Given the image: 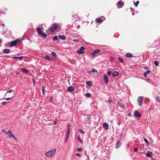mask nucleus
I'll return each instance as SVG.
<instances>
[{
  "label": "nucleus",
  "mask_w": 160,
  "mask_h": 160,
  "mask_svg": "<svg viewBox=\"0 0 160 160\" xmlns=\"http://www.w3.org/2000/svg\"><path fill=\"white\" fill-rule=\"evenodd\" d=\"M123 5V4L122 2V1H119L118 2V5L117 6L119 8H122Z\"/></svg>",
  "instance_id": "8"
},
{
  "label": "nucleus",
  "mask_w": 160,
  "mask_h": 160,
  "mask_svg": "<svg viewBox=\"0 0 160 160\" xmlns=\"http://www.w3.org/2000/svg\"><path fill=\"white\" fill-rule=\"evenodd\" d=\"M118 60L121 62H123V60L120 57L118 58Z\"/></svg>",
  "instance_id": "32"
},
{
  "label": "nucleus",
  "mask_w": 160,
  "mask_h": 160,
  "mask_svg": "<svg viewBox=\"0 0 160 160\" xmlns=\"http://www.w3.org/2000/svg\"><path fill=\"white\" fill-rule=\"evenodd\" d=\"M82 148H79L77 149V150L79 152H81L82 151Z\"/></svg>",
  "instance_id": "36"
},
{
  "label": "nucleus",
  "mask_w": 160,
  "mask_h": 160,
  "mask_svg": "<svg viewBox=\"0 0 160 160\" xmlns=\"http://www.w3.org/2000/svg\"><path fill=\"white\" fill-rule=\"evenodd\" d=\"M53 100V97L52 96L51 97V98L50 100V101L51 102H52Z\"/></svg>",
  "instance_id": "51"
},
{
  "label": "nucleus",
  "mask_w": 160,
  "mask_h": 160,
  "mask_svg": "<svg viewBox=\"0 0 160 160\" xmlns=\"http://www.w3.org/2000/svg\"><path fill=\"white\" fill-rule=\"evenodd\" d=\"M118 72L117 71L114 72L112 74V75L114 76H116L118 75Z\"/></svg>",
  "instance_id": "21"
},
{
  "label": "nucleus",
  "mask_w": 160,
  "mask_h": 160,
  "mask_svg": "<svg viewBox=\"0 0 160 160\" xmlns=\"http://www.w3.org/2000/svg\"><path fill=\"white\" fill-rule=\"evenodd\" d=\"M59 38L62 40H65L66 39V37L65 35H60L58 36Z\"/></svg>",
  "instance_id": "15"
},
{
  "label": "nucleus",
  "mask_w": 160,
  "mask_h": 160,
  "mask_svg": "<svg viewBox=\"0 0 160 160\" xmlns=\"http://www.w3.org/2000/svg\"><path fill=\"white\" fill-rule=\"evenodd\" d=\"M104 82L105 83H108V78L106 75H105L104 76Z\"/></svg>",
  "instance_id": "12"
},
{
  "label": "nucleus",
  "mask_w": 160,
  "mask_h": 160,
  "mask_svg": "<svg viewBox=\"0 0 160 160\" xmlns=\"http://www.w3.org/2000/svg\"><path fill=\"white\" fill-rule=\"evenodd\" d=\"M131 12H132V11H133V9H131Z\"/></svg>",
  "instance_id": "60"
},
{
  "label": "nucleus",
  "mask_w": 160,
  "mask_h": 160,
  "mask_svg": "<svg viewBox=\"0 0 160 160\" xmlns=\"http://www.w3.org/2000/svg\"><path fill=\"white\" fill-rule=\"evenodd\" d=\"M134 115L135 117L138 118H140L141 116V114L138 111L135 112L134 113Z\"/></svg>",
  "instance_id": "6"
},
{
  "label": "nucleus",
  "mask_w": 160,
  "mask_h": 160,
  "mask_svg": "<svg viewBox=\"0 0 160 160\" xmlns=\"http://www.w3.org/2000/svg\"><path fill=\"white\" fill-rule=\"evenodd\" d=\"M144 142H146V143H147V144L148 145H149V142L146 138H145L144 139Z\"/></svg>",
  "instance_id": "27"
},
{
  "label": "nucleus",
  "mask_w": 160,
  "mask_h": 160,
  "mask_svg": "<svg viewBox=\"0 0 160 160\" xmlns=\"http://www.w3.org/2000/svg\"><path fill=\"white\" fill-rule=\"evenodd\" d=\"M138 148H134V151L135 152H137L138 151Z\"/></svg>",
  "instance_id": "44"
},
{
  "label": "nucleus",
  "mask_w": 160,
  "mask_h": 160,
  "mask_svg": "<svg viewBox=\"0 0 160 160\" xmlns=\"http://www.w3.org/2000/svg\"><path fill=\"white\" fill-rule=\"evenodd\" d=\"M36 29H37V31L38 34L41 35L43 33L42 30L40 28H37Z\"/></svg>",
  "instance_id": "13"
},
{
  "label": "nucleus",
  "mask_w": 160,
  "mask_h": 160,
  "mask_svg": "<svg viewBox=\"0 0 160 160\" xmlns=\"http://www.w3.org/2000/svg\"><path fill=\"white\" fill-rule=\"evenodd\" d=\"M2 52L4 53H8L10 52V50L8 49H5L3 50Z\"/></svg>",
  "instance_id": "16"
},
{
  "label": "nucleus",
  "mask_w": 160,
  "mask_h": 160,
  "mask_svg": "<svg viewBox=\"0 0 160 160\" xmlns=\"http://www.w3.org/2000/svg\"><path fill=\"white\" fill-rule=\"evenodd\" d=\"M150 72V71L147 70L145 73H146L147 74L149 73Z\"/></svg>",
  "instance_id": "53"
},
{
  "label": "nucleus",
  "mask_w": 160,
  "mask_h": 160,
  "mask_svg": "<svg viewBox=\"0 0 160 160\" xmlns=\"http://www.w3.org/2000/svg\"><path fill=\"white\" fill-rule=\"evenodd\" d=\"M139 3V1H138L136 2H134V4L136 7H137L138 6V5Z\"/></svg>",
  "instance_id": "30"
},
{
  "label": "nucleus",
  "mask_w": 160,
  "mask_h": 160,
  "mask_svg": "<svg viewBox=\"0 0 160 160\" xmlns=\"http://www.w3.org/2000/svg\"><path fill=\"white\" fill-rule=\"evenodd\" d=\"M12 58L13 59H19V60H21L23 58V57L21 56L19 57H14Z\"/></svg>",
  "instance_id": "17"
},
{
  "label": "nucleus",
  "mask_w": 160,
  "mask_h": 160,
  "mask_svg": "<svg viewBox=\"0 0 160 160\" xmlns=\"http://www.w3.org/2000/svg\"><path fill=\"white\" fill-rule=\"evenodd\" d=\"M102 126L103 128L106 130H107L108 129V125L106 122H105L104 123H103Z\"/></svg>",
  "instance_id": "11"
},
{
  "label": "nucleus",
  "mask_w": 160,
  "mask_h": 160,
  "mask_svg": "<svg viewBox=\"0 0 160 160\" xmlns=\"http://www.w3.org/2000/svg\"><path fill=\"white\" fill-rule=\"evenodd\" d=\"M78 140L80 143H82L83 142L80 139V138L79 137H78Z\"/></svg>",
  "instance_id": "29"
},
{
  "label": "nucleus",
  "mask_w": 160,
  "mask_h": 160,
  "mask_svg": "<svg viewBox=\"0 0 160 160\" xmlns=\"http://www.w3.org/2000/svg\"><path fill=\"white\" fill-rule=\"evenodd\" d=\"M22 71L26 73H27L28 72V70L25 68H22Z\"/></svg>",
  "instance_id": "22"
},
{
  "label": "nucleus",
  "mask_w": 160,
  "mask_h": 160,
  "mask_svg": "<svg viewBox=\"0 0 160 160\" xmlns=\"http://www.w3.org/2000/svg\"><path fill=\"white\" fill-rule=\"evenodd\" d=\"M58 27V25L55 23L52 24L51 25V27L50 28V30L52 32H55Z\"/></svg>",
  "instance_id": "2"
},
{
  "label": "nucleus",
  "mask_w": 160,
  "mask_h": 160,
  "mask_svg": "<svg viewBox=\"0 0 160 160\" xmlns=\"http://www.w3.org/2000/svg\"><path fill=\"white\" fill-rule=\"evenodd\" d=\"M70 129H68L67 130V133H70Z\"/></svg>",
  "instance_id": "50"
},
{
  "label": "nucleus",
  "mask_w": 160,
  "mask_h": 160,
  "mask_svg": "<svg viewBox=\"0 0 160 160\" xmlns=\"http://www.w3.org/2000/svg\"><path fill=\"white\" fill-rule=\"evenodd\" d=\"M13 138L15 139L16 141H17V139L14 136V137H13Z\"/></svg>",
  "instance_id": "55"
},
{
  "label": "nucleus",
  "mask_w": 160,
  "mask_h": 160,
  "mask_svg": "<svg viewBox=\"0 0 160 160\" xmlns=\"http://www.w3.org/2000/svg\"><path fill=\"white\" fill-rule=\"evenodd\" d=\"M100 51L99 49H96L92 53V55L94 56L96 54L99 52Z\"/></svg>",
  "instance_id": "14"
},
{
  "label": "nucleus",
  "mask_w": 160,
  "mask_h": 160,
  "mask_svg": "<svg viewBox=\"0 0 160 160\" xmlns=\"http://www.w3.org/2000/svg\"><path fill=\"white\" fill-rule=\"evenodd\" d=\"M112 102V99L110 98H109V99L108 100V102L110 103L111 102Z\"/></svg>",
  "instance_id": "43"
},
{
  "label": "nucleus",
  "mask_w": 160,
  "mask_h": 160,
  "mask_svg": "<svg viewBox=\"0 0 160 160\" xmlns=\"http://www.w3.org/2000/svg\"><path fill=\"white\" fill-rule=\"evenodd\" d=\"M32 81H33V83H34V84H35V80H34V79H33L32 80Z\"/></svg>",
  "instance_id": "57"
},
{
  "label": "nucleus",
  "mask_w": 160,
  "mask_h": 160,
  "mask_svg": "<svg viewBox=\"0 0 160 160\" xmlns=\"http://www.w3.org/2000/svg\"><path fill=\"white\" fill-rule=\"evenodd\" d=\"M2 132H4L6 134V133H7V132H6L4 130H2Z\"/></svg>",
  "instance_id": "59"
},
{
  "label": "nucleus",
  "mask_w": 160,
  "mask_h": 160,
  "mask_svg": "<svg viewBox=\"0 0 160 160\" xmlns=\"http://www.w3.org/2000/svg\"><path fill=\"white\" fill-rule=\"evenodd\" d=\"M75 155L77 156H78L79 157H80L81 156V154L78 153H76Z\"/></svg>",
  "instance_id": "45"
},
{
  "label": "nucleus",
  "mask_w": 160,
  "mask_h": 160,
  "mask_svg": "<svg viewBox=\"0 0 160 160\" xmlns=\"http://www.w3.org/2000/svg\"><path fill=\"white\" fill-rule=\"evenodd\" d=\"M78 27V28H79L80 27V25H78V27Z\"/></svg>",
  "instance_id": "62"
},
{
  "label": "nucleus",
  "mask_w": 160,
  "mask_h": 160,
  "mask_svg": "<svg viewBox=\"0 0 160 160\" xmlns=\"http://www.w3.org/2000/svg\"><path fill=\"white\" fill-rule=\"evenodd\" d=\"M21 42L19 39H17L15 40L12 41L11 42L10 45L12 47L16 46L17 44H19Z\"/></svg>",
  "instance_id": "3"
},
{
  "label": "nucleus",
  "mask_w": 160,
  "mask_h": 160,
  "mask_svg": "<svg viewBox=\"0 0 160 160\" xmlns=\"http://www.w3.org/2000/svg\"><path fill=\"white\" fill-rule=\"evenodd\" d=\"M58 39V37L57 36H55L53 37V40L54 41H56Z\"/></svg>",
  "instance_id": "28"
},
{
  "label": "nucleus",
  "mask_w": 160,
  "mask_h": 160,
  "mask_svg": "<svg viewBox=\"0 0 160 160\" xmlns=\"http://www.w3.org/2000/svg\"><path fill=\"white\" fill-rule=\"evenodd\" d=\"M118 105L120 107H122V108L125 109V107L123 103H122L121 102H118Z\"/></svg>",
  "instance_id": "18"
},
{
  "label": "nucleus",
  "mask_w": 160,
  "mask_h": 160,
  "mask_svg": "<svg viewBox=\"0 0 160 160\" xmlns=\"http://www.w3.org/2000/svg\"><path fill=\"white\" fill-rule=\"evenodd\" d=\"M87 118L88 119H90L91 118V115H88V116Z\"/></svg>",
  "instance_id": "48"
},
{
  "label": "nucleus",
  "mask_w": 160,
  "mask_h": 160,
  "mask_svg": "<svg viewBox=\"0 0 160 160\" xmlns=\"http://www.w3.org/2000/svg\"><path fill=\"white\" fill-rule=\"evenodd\" d=\"M86 84L89 86H92V83L91 81H88L86 82Z\"/></svg>",
  "instance_id": "19"
},
{
  "label": "nucleus",
  "mask_w": 160,
  "mask_h": 160,
  "mask_svg": "<svg viewBox=\"0 0 160 160\" xmlns=\"http://www.w3.org/2000/svg\"><path fill=\"white\" fill-rule=\"evenodd\" d=\"M44 58L49 61L51 60V59L48 56H46L44 57Z\"/></svg>",
  "instance_id": "24"
},
{
  "label": "nucleus",
  "mask_w": 160,
  "mask_h": 160,
  "mask_svg": "<svg viewBox=\"0 0 160 160\" xmlns=\"http://www.w3.org/2000/svg\"><path fill=\"white\" fill-rule=\"evenodd\" d=\"M12 92V89L9 90L7 91V92L8 93H11Z\"/></svg>",
  "instance_id": "42"
},
{
  "label": "nucleus",
  "mask_w": 160,
  "mask_h": 160,
  "mask_svg": "<svg viewBox=\"0 0 160 160\" xmlns=\"http://www.w3.org/2000/svg\"><path fill=\"white\" fill-rule=\"evenodd\" d=\"M121 145V143L119 141H118L116 144V147L117 148H118Z\"/></svg>",
  "instance_id": "20"
},
{
  "label": "nucleus",
  "mask_w": 160,
  "mask_h": 160,
  "mask_svg": "<svg viewBox=\"0 0 160 160\" xmlns=\"http://www.w3.org/2000/svg\"><path fill=\"white\" fill-rule=\"evenodd\" d=\"M127 57L130 58V53H128L126 55Z\"/></svg>",
  "instance_id": "35"
},
{
  "label": "nucleus",
  "mask_w": 160,
  "mask_h": 160,
  "mask_svg": "<svg viewBox=\"0 0 160 160\" xmlns=\"http://www.w3.org/2000/svg\"><path fill=\"white\" fill-rule=\"evenodd\" d=\"M85 48L83 46L81 47L79 50L77 51V52L80 54H82L85 53L84 51Z\"/></svg>",
  "instance_id": "4"
},
{
  "label": "nucleus",
  "mask_w": 160,
  "mask_h": 160,
  "mask_svg": "<svg viewBox=\"0 0 160 160\" xmlns=\"http://www.w3.org/2000/svg\"><path fill=\"white\" fill-rule=\"evenodd\" d=\"M112 72L111 71H109L107 72V74L108 76H110L111 75Z\"/></svg>",
  "instance_id": "39"
},
{
  "label": "nucleus",
  "mask_w": 160,
  "mask_h": 160,
  "mask_svg": "<svg viewBox=\"0 0 160 160\" xmlns=\"http://www.w3.org/2000/svg\"><path fill=\"white\" fill-rule=\"evenodd\" d=\"M70 125L69 123H68V125H67V128L68 129H70Z\"/></svg>",
  "instance_id": "46"
},
{
  "label": "nucleus",
  "mask_w": 160,
  "mask_h": 160,
  "mask_svg": "<svg viewBox=\"0 0 160 160\" xmlns=\"http://www.w3.org/2000/svg\"><path fill=\"white\" fill-rule=\"evenodd\" d=\"M69 134H70V133H67V136H66V140H65V142H66L67 139L68 138L69 136Z\"/></svg>",
  "instance_id": "26"
},
{
  "label": "nucleus",
  "mask_w": 160,
  "mask_h": 160,
  "mask_svg": "<svg viewBox=\"0 0 160 160\" xmlns=\"http://www.w3.org/2000/svg\"><path fill=\"white\" fill-rule=\"evenodd\" d=\"M7 135H8L9 137L11 138L14 137V135L12 134L11 131L9 130L6 133Z\"/></svg>",
  "instance_id": "10"
},
{
  "label": "nucleus",
  "mask_w": 160,
  "mask_h": 160,
  "mask_svg": "<svg viewBox=\"0 0 160 160\" xmlns=\"http://www.w3.org/2000/svg\"><path fill=\"white\" fill-rule=\"evenodd\" d=\"M132 54L131 53V58L132 57Z\"/></svg>",
  "instance_id": "63"
},
{
  "label": "nucleus",
  "mask_w": 160,
  "mask_h": 160,
  "mask_svg": "<svg viewBox=\"0 0 160 160\" xmlns=\"http://www.w3.org/2000/svg\"><path fill=\"white\" fill-rule=\"evenodd\" d=\"M56 150V148L53 149L50 151L46 152L45 153V155L48 158H51L55 155Z\"/></svg>",
  "instance_id": "1"
},
{
  "label": "nucleus",
  "mask_w": 160,
  "mask_h": 160,
  "mask_svg": "<svg viewBox=\"0 0 160 160\" xmlns=\"http://www.w3.org/2000/svg\"><path fill=\"white\" fill-rule=\"evenodd\" d=\"M2 25L3 27H5V24H2Z\"/></svg>",
  "instance_id": "61"
},
{
  "label": "nucleus",
  "mask_w": 160,
  "mask_h": 160,
  "mask_svg": "<svg viewBox=\"0 0 160 160\" xmlns=\"http://www.w3.org/2000/svg\"><path fill=\"white\" fill-rule=\"evenodd\" d=\"M73 41L74 42H78V40L77 39H74L73 40Z\"/></svg>",
  "instance_id": "47"
},
{
  "label": "nucleus",
  "mask_w": 160,
  "mask_h": 160,
  "mask_svg": "<svg viewBox=\"0 0 160 160\" xmlns=\"http://www.w3.org/2000/svg\"><path fill=\"white\" fill-rule=\"evenodd\" d=\"M102 19L100 18H98L96 19V21L98 23H101L102 22Z\"/></svg>",
  "instance_id": "25"
},
{
  "label": "nucleus",
  "mask_w": 160,
  "mask_h": 160,
  "mask_svg": "<svg viewBox=\"0 0 160 160\" xmlns=\"http://www.w3.org/2000/svg\"><path fill=\"white\" fill-rule=\"evenodd\" d=\"M142 97H138V102L139 106H140L141 105L142 102Z\"/></svg>",
  "instance_id": "5"
},
{
  "label": "nucleus",
  "mask_w": 160,
  "mask_h": 160,
  "mask_svg": "<svg viewBox=\"0 0 160 160\" xmlns=\"http://www.w3.org/2000/svg\"><path fill=\"white\" fill-rule=\"evenodd\" d=\"M42 36V37L43 38H46L47 37V34L46 33H42L40 35Z\"/></svg>",
  "instance_id": "23"
},
{
  "label": "nucleus",
  "mask_w": 160,
  "mask_h": 160,
  "mask_svg": "<svg viewBox=\"0 0 160 160\" xmlns=\"http://www.w3.org/2000/svg\"><path fill=\"white\" fill-rule=\"evenodd\" d=\"M79 131L80 132H81L82 134H84V132H83V131L81 129H80L79 130Z\"/></svg>",
  "instance_id": "40"
},
{
  "label": "nucleus",
  "mask_w": 160,
  "mask_h": 160,
  "mask_svg": "<svg viewBox=\"0 0 160 160\" xmlns=\"http://www.w3.org/2000/svg\"><path fill=\"white\" fill-rule=\"evenodd\" d=\"M129 145L128 144V147H129Z\"/></svg>",
  "instance_id": "64"
},
{
  "label": "nucleus",
  "mask_w": 160,
  "mask_h": 160,
  "mask_svg": "<svg viewBox=\"0 0 160 160\" xmlns=\"http://www.w3.org/2000/svg\"><path fill=\"white\" fill-rule=\"evenodd\" d=\"M110 59L111 61H113L114 60V58H111Z\"/></svg>",
  "instance_id": "56"
},
{
  "label": "nucleus",
  "mask_w": 160,
  "mask_h": 160,
  "mask_svg": "<svg viewBox=\"0 0 160 160\" xmlns=\"http://www.w3.org/2000/svg\"><path fill=\"white\" fill-rule=\"evenodd\" d=\"M143 75L144 77H147V74L146 73L144 72L143 74Z\"/></svg>",
  "instance_id": "52"
},
{
  "label": "nucleus",
  "mask_w": 160,
  "mask_h": 160,
  "mask_svg": "<svg viewBox=\"0 0 160 160\" xmlns=\"http://www.w3.org/2000/svg\"><path fill=\"white\" fill-rule=\"evenodd\" d=\"M86 97H90L91 96V94L90 93H87L86 94Z\"/></svg>",
  "instance_id": "34"
},
{
  "label": "nucleus",
  "mask_w": 160,
  "mask_h": 160,
  "mask_svg": "<svg viewBox=\"0 0 160 160\" xmlns=\"http://www.w3.org/2000/svg\"><path fill=\"white\" fill-rule=\"evenodd\" d=\"M154 64L156 66H158L159 64V62L157 61H155L154 62Z\"/></svg>",
  "instance_id": "31"
},
{
  "label": "nucleus",
  "mask_w": 160,
  "mask_h": 160,
  "mask_svg": "<svg viewBox=\"0 0 160 160\" xmlns=\"http://www.w3.org/2000/svg\"><path fill=\"white\" fill-rule=\"evenodd\" d=\"M7 103V102L6 101H4L2 102V103L3 105H5Z\"/></svg>",
  "instance_id": "49"
},
{
  "label": "nucleus",
  "mask_w": 160,
  "mask_h": 160,
  "mask_svg": "<svg viewBox=\"0 0 160 160\" xmlns=\"http://www.w3.org/2000/svg\"><path fill=\"white\" fill-rule=\"evenodd\" d=\"M45 87H42V94H44V91H45Z\"/></svg>",
  "instance_id": "38"
},
{
  "label": "nucleus",
  "mask_w": 160,
  "mask_h": 160,
  "mask_svg": "<svg viewBox=\"0 0 160 160\" xmlns=\"http://www.w3.org/2000/svg\"><path fill=\"white\" fill-rule=\"evenodd\" d=\"M51 54L54 57H56V53L54 52H52L51 53Z\"/></svg>",
  "instance_id": "33"
},
{
  "label": "nucleus",
  "mask_w": 160,
  "mask_h": 160,
  "mask_svg": "<svg viewBox=\"0 0 160 160\" xmlns=\"http://www.w3.org/2000/svg\"><path fill=\"white\" fill-rule=\"evenodd\" d=\"M74 90V88L73 86L68 87L67 88V91L68 92H71L73 91Z\"/></svg>",
  "instance_id": "9"
},
{
  "label": "nucleus",
  "mask_w": 160,
  "mask_h": 160,
  "mask_svg": "<svg viewBox=\"0 0 160 160\" xmlns=\"http://www.w3.org/2000/svg\"><path fill=\"white\" fill-rule=\"evenodd\" d=\"M95 71L96 72H97V71H95V69H94V68L92 69L91 70V72H95Z\"/></svg>",
  "instance_id": "41"
},
{
  "label": "nucleus",
  "mask_w": 160,
  "mask_h": 160,
  "mask_svg": "<svg viewBox=\"0 0 160 160\" xmlns=\"http://www.w3.org/2000/svg\"><path fill=\"white\" fill-rule=\"evenodd\" d=\"M152 155L153 154L152 152L150 151H148L146 154V157L148 158H151L152 157Z\"/></svg>",
  "instance_id": "7"
},
{
  "label": "nucleus",
  "mask_w": 160,
  "mask_h": 160,
  "mask_svg": "<svg viewBox=\"0 0 160 160\" xmlns=\"http://www.w3.org/2000/svg\"><path fill=\"white\" fill-rule=\"evenodd\" d=\"M11 99V98H7L6 99V100H10Z\"/></svg>",
  "instance_id": "54"
},
{
  "label": "nucleus",
  "mask_w": 160,
  "mask_h": 160,
  "mask_svg": "<svg viewBox=\"0 0 160 160\" xmlns=\"http://www.w3.org/2000/svg\"><path fill=\"white\" fill-rule=\"evenodd\" d=\"M157 100L159 102H160V98L158 96L156 97Z\"/></svg>",
  "instance_id": "37"
},
{
  "label": "nucleus",
  "mask_w": 160,
  "mask_h": 160,
  "mask_svg": "<svg viewBox=\"0 0 160 160\" xmlns=\"http://www.w3.org/2000/svg\"><path fill=\"white\" fill-rule=\"evenodd\" d=\"M56 121L54 122V125H56Z\"/></svg>",
  "instance_id": "58"
}]
</instances>
